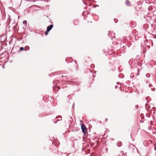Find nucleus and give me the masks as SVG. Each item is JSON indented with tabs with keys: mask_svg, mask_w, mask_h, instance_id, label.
<instances>
[{
	"mask_svg": "<svg viewBox=\"0 0 156 156\" xmlns=\"http://www.w3.org/2000/svg\"><path fill=\"white\" fill-rule=\"evenodd\" d=\"M108 119L106 118L105 120V121H108Z\"/></svg>",
	"mask_w": 156,
	"mask_h": 156,
	"instance_id": "b1692460",
	"label": "nucleus"
},
{
	"mask_svg": "<svg viewBox=\"0 0 156 156\" xmlns=\"http://www.w3.org/2000/svg\"><path fill=\"white\" fill-rule=\"evenodd\" d=\"M49 32V31L46 30V31H45V35H47Z\"/></svg>",
	"mask_w": 156,
	"mask_h": 156,
	"instance_id": "f8f14e48",
	"label": "nucleus"
},
{
	"mask_svg": "<svg viewBox=\"0 0 156 156\" xmlns=\"http://www.w3.org/2000/svg\"><path fill=\"white\" fill-rule=\"evenodd\" d=\"M139 75V74H138V73H137V75Z\"/></svg>",
	"mask_w": 156,
	"mask_h": 156,
	"instance_id": "72a5a7b5",
	"label": "nucleus"
},
{
	"mask_svg": "<svg viewBox=\"0 0 156 156\" xmlns=\"http://www.w3.org/2000/svg\"><path fill=\"white\" fill-rule=\"evenodd\" d=\"M148 86L150 87H152V85L150 83L148 85Z\"/></svg>",
	"mask_w": 156,
	"mask_h": 156,
	"instance_id": "dca6fc26",
	"label": "nucleus"
},
{
	"mask_svg": "<svg viewBox=\"0 0 156 156\" xmlns=\"http://www.w3.org/2000/svg\"><path fill=\"white\" fill-rule=\"evenodd\" d=\"M137 64H138V65H139L140 63L139 62H137Z\"/></svg>",
	"mask_w": 156,
	"mask_h": 156,
	"instance_id": "bb28decb",
	"label": "nucleus"
},
{
	"mask_svg": "<svg viewBox=\"0 0 156 156\" xmlns=\"http://www.w3.org/2000/svg\"><path fill=\"white\" fill-rule=\"evenodd\" d=\"M136 30H133L132 32V34L133 36L134 37V38L136 40H138L139 37L138 36H137V34H136Z\"/></svg>",
	"mask_w": 156,
	"mask_h": 156,
	"instance_id": "7ed1b4c3",
	"label": "nucleus"
},
{
	"mask_svg": "<svg viewBox=\"0 0 156 156\" xmlns=\"http://www.w3.org/2000/svg\"><path fill=\"white\" fill-rule=\"evenodd\" d=\"M58 87L59 89H60V87L59 86H58Z\"/></svg>",
	"mask_w": 156,
	"mask_h": 156,
	"instance_id": "c85d7f7f",
	"label": "nucleus"
},
{
	"mask_svg": "<svg viewBox=\"0 0 156 156\" xmlns=\"http://www.w3.org/2000/svg\"><path fill=\"white\" fill-rule=\"evenodd\" d=\"M153 35L154 36V38L156 39V35Z\"/></svg>",
	"mask_w": 156,
	"mask_h": 156,
	"instance_id": "4be33fe9",
	"label": "nucleus"
},
{
	"mask_svg": "<svg viewBox=\"0 0 156 156\" xmlns=\"http://www.w3.org/2000/svg\"><path fill=\"white\" fill-rule=\"evenodd\" d=\"M108 35L112 40H113V38L115 37V33L112 32H110L109 31L108 34Z\"/></svg>",
	"mask_w": 156,
	"mask_h": 156,
	"instance_id": "f257e3e1",
	"label": "nucleus"
},
{
	"mask_svg": "<svg viewBox=\"0 0 156 156\" xmlns=\"http://www.w3.org/2000/svg\"><path fill=\"white\" fill-rule=\"evenodd\" d=\"M140 122H141V121H140Z\"/></svg>",
	"mask_w": 156,
	"mask_h": 156,
	"instance_id": "f704fd0d",
	"label": "nucleus"
},
{
	"mask_svg": "<svg viewBox=\"0 0 156 156\" xmlns=\"http://www.w3.org/2000/svg\"><path fill=\"white\" fill-rule=\"evenodd\" d=\"M154 150H155V151H156V148H154Z\"/></svg>",
	"mask_w": 156,
	"mask_h": 156,
	"instance_id": "7c9ffc66",
	"label": "nucleus"
},
{
	"mask_svg": "<svg viewBox=\"0 0 156 156\" xmlns=\"http://www.w3.org/2000/svg\"><path fill=\"white\" fill-rule=\"evenodd\" d=\"M150 76V74L149 73H147L146 75V76L147 78L149 77Z\"/></svg>",
	"mask_w": 156,
	"mask_h": 156,
	"instance_id": "9b49d317",
	"label": "nucleus"
},
{
	"mask_svg": "<svg viewBox=\"0 0 156 156\" xmlns=\"http://www.w3.org/2000/svg\"><path fill=\"white\" fill-rule=\"evenodd\" d=\"M66 79H71V80H73V79L72 78H71V77H70V78H66Z\"/></svg>",
	"mask_w": 156,
	"mask_h": 156,
	"instance_id": "412c9836",
	"label": "nucleus"
},
{
	"mask_svg": "<svg viewBox=\"0 0 156 156\" xmlns=\"http://www.w3.org/2000/svg\"><path fill=\"white\" fill-rule=\"evenodd\" d=\"M148 42V40H146V41L145 42Z\"/></svg>",
	"mask_w": 156,
	"mask_h": 156,
	"instance_id": "c756f323",
	"label": "nucleus"
},
{
	"mask_svg": "<svg viewBox=\"0 0 156 156\" xmlns=\"http://www.w3.org/2000/svg\"><path fill=\"white\" fill-rule=\"evenodd\" d=\"M135 107L136 109H137L139 108V106L138 105H136L135 106Z\"/></svg>",
	"mask_w": 156,
	"mask_h": 156,
	"instance_id": "a211bd4d",
	"label": "nucleus"
},
{
	"mask_svg": "<svg viewBox=\"0 0 156 156\" xmlns=\"http://www.w3.org/2000/svg\"><path fill=\"white\" fill-rule=\"evenodd\" d=\"M74 105V103L73 104V106Z\"/></svg>",
	"mask_w": 156,
	"mask_h": 156,
	"instance_id": "cd10ccee",
	"label": "nucleus"
},
{
	"mask_svg": "<svg viewBox=\"0 0 156 156\" xmlns=\"http://www.w3.org/2000/svg\"><path fill=\"white\" fill-rule=\"evenodd\" d=\"M114 21L115 22V23H116V22L115 20H114Z\"/></svg>",
	"mask_w": 156,
	"mask_h": 156,
	"instance_id": "2f4dec72",
	"label": "nucleus"
},
{
	"mask_svg": "<svg viewBox=\"0 0 156 156\" xmlns=\"http://www.w3.org/2000/svg\"><path fill=\"white\" fill-rule=\"evenodd\" d=\"M119 82H117V84H119Z\"/></svg>",
	"mask_w": 156,
	"mask_h": 156,
	"instance_id": "a878e982",
	"label": "nucleus"
},
{
	"mask_svg": "<svg viewBox=\"0 0 156 156\" xmlns=\"http://www.w3.org/2000/svg\"><path fill=\"white\" fill-rule=\"evenodd\" d=\"M95 77V76L94 75H93L92 77V79L93 80V78L94 79V77Z\"/></svg>",
	"mask_w": 156,
	"mask_h": 156,
	"instance_id": "6ab92c4d",
	"label": "nucleus"
},
{
	"mask_svg": "<svg viewBox=\"0 0 156 156\" xmlns=\"http://www.w3.org/2000/svg\"><path fill=\"white\" fill-rule=\"evenodd\" d=\"M134 76L133 75V74H131L130 76V77L132 78H133L134 77Z\"/></svg>",
	"mask_w": 156,
	"mask_h": 156,
	"instance_id": "2eb2a0df",
	"label": "nucleus"
},
{
	"mask_svg": "<svg viewBox=\"0 0 156 156\" xmlns=\"http://www.w3.org/2000/svg\"><path fill=\"white\" fill-rule=\"evenodd\" d=\"M126 3L127 6H129L130 5V2L128 0L126 1Z\"/></svg>",
	"mask_w": 156,
	"mask_h": 156,
	"instance_id": "6e6552de",
	"label": "nucleus"
},
{
	"mask_svg": "<svg viewBox=\"0 0 156 156\" xmlns=\"http://www.w3.org/2000/svg\"><path fill=\"white\" fill-rule=\"evenodd\" d=\"M125 44V45H122V44H121V45L122 46L123 49H124L125 50V49H126L127 48H129V47L127 45H126V44Z\"/></svg>",
	"mask_w": 156,
	"mask_h": 156,
	"instance_id": "0eeeda50",
	"label": "nucleus"
},
{
	"mask_svg": "<svg viewBox=\"0 0 156 156\" xmlns=\"http://www.w3.org/2000/svg\"><path fill=\"white\" fill-rule=\"evenodd\" d=\"M146 115L148 117H150V115Z\"/></svg>",
	"mask_w": 156,
	"mask_h": 156,
	"instance_id": "5701e85b",
	"label": "nucleus"
},
{
	"mask_svg": "<svg viewBox=\"0 0 156 156\" xmlns=\"http://www.w3.org/2000/svg\"><path fill=\"white\" fill-rule=\"evenodd\" d=\"M117 145L118 147H120L122 145V143L121 141H118L117 143Z\"/></svg>",
	"mask_w": 156,
	"mask_h": 156,
	"instance_id": "423d86ee",
	"label": "nucleus"
},
{
	"mask_svg": "<svg viewBox=\"0 0 156 156\" xmlns=\"http://www.w3.org/2000/svg\"><path fill=\"white\" fill-rule=\"evenodd\" d=\"M130 146H130H132V147H135V146H134V145H132H132H131Z\"/></svg>",
	"mask_w": 156,
	"mask_h": 156,
	"instance_id": "aec40b11",
	"label": "nucleus"
},
{
	"mask_svg": "<svg viewBox=\"0 0 156 156\" xmlns=\"http://www.w3.org/2000/svg\"><path fill=\"white\" fill-rule=\"evenodd\" d=\"M135 62V60L133 59H131L130 60L129 62V64H131L133 65L134 63Z\"/></svg>",
	"mask_w": 156,
	"mask_h": 156,
	"instance_id": "39448f33",
	"label": "nucleus"
},
{
	"mask_svg": "<svg viewBox=\"0 0 156 156\" xmlns=\"http://www.w3.org/2000/svg\"><path fill=\"white\" fill-rule=\"evenodd\" d=\"M69 120L71 122H72L73 121V119H72V117H70L69 119Z\"/></svg>",
	"mask_w": 156,
	"mask_h": 156,
	"instance_id": "4468645a",
	"label": "nucleus"
},
{
	"mask_svg": "<svg viewBox=\"0 0 156 156\" xmlns=\"http://www.w3.org/2000/svg\"><path fill=\"white\" fill-rule=\"evenodd\" d=\"M53 27V24L50 25L47 27L46 30L50 31L52 28Z\"/></svg>",
	"mask_w": 156,
	"mask_h": 156,
	"instance_id": "20e7f679",
	"label": "nucleus"
},
{
	"mask_svg": "<svg viewBox=\"0 0 156 156\" xmlns=\"http://www.w3.org/2000/svg\"><path fill=\"white\" fill-rule=\"evenodd\" d=\"M23 50H24L25 51H26V50L23 47H21L20 48V51H23Z\"/></svg>",
	"mask_w": 156,
	"mask_h": 156,
	"instance_id": "1a4fd4ad",
	"label": "nucleus"
},
{
	"mask_svg": "<svg viewBox=\"0 0 156 156\" xmlns=\"http://www.w3.org/2000/svg\"><path fill=\"white\" fill-rule=\"evenodd\" d=\"M115 88H116L117 87V86L116 85H115Z\"/></svg>",
	"mask_w": 156,
	"mask_h": 156,
	"instance_id": "393cba45",
	"label": "nucleus"
},
{
	"mask_svg": "<svg viewBox=\"0 0 156 156\" xmlns=\"http://www.w3.org/2000/svg\"><path fill=\"white\" fill-rule=\"evenodd\" d=\"M23 24L25 25H26L27 24V22L26 20H24L23 21Z\"/></svg>",
	"mask_w": 156,
	"mask_h": 156,
	"instance_id": "9d476101",
	"label": "nucleus"
},
{
	"mask_svg": "<svg viewBox=\"0 0 156 156\" xmlns=\"http://www.w3.org/2000/svg\"><path fill=\"white\" fill-rule=\"evenodd\" d=\"M150 41H151V42H152V41L151 40H150Z\"/></svg>",
	"mask_w": 156,
	"mask_h": 156,
	"instance_id": "473e14b6",
	"label": "nucleus"
},
{
	"mask_svg": "<svg viewBox=\"0 0 156 156\" xmlns=\"http://www.w3.org/2000/svg\"><path fill=\"white\" fill-rule=\"evenodd\" d=\"M145 48H147L148 49H149L150 48V46L149 45H147L145 46Z\"/></svg>",
	"mask_w": 156,
	"mask_h": 156,
	"instance_id": "ddd939ff",
	"label": "nucleus"
},
{
	"mask_svg": "<svg viewBox=\"0 0 156 156\" xmlns=\"http://www.w3.org/2000/svg\"><path fill=\"white\" fill-rule=\"evenodd\" d=\"M81 129L83 133L84 134L86 133V132L87 131V129L84 125L81 124Z\"/></svg>",
	"mask_w": 156,
	"mask_h": 156,
	"instance_id": "f03ea898",
	"label": "nucleus"
},
{
	"mask_svg": "<svg viewBox=\"0 0 156 156\" xmlns=\"http://www.w3.org/2000/svg\"><path fill=\"white\" fill-rule=\"evenodd\" d=\"M151 90L152 91H154L155 90V88H152Z\"/></svg>",
	"mask_w": 156,
	"mask_h": 156,
	"instance_id": "f3484780",
	"label": "nucleus"
}]
</instances>
